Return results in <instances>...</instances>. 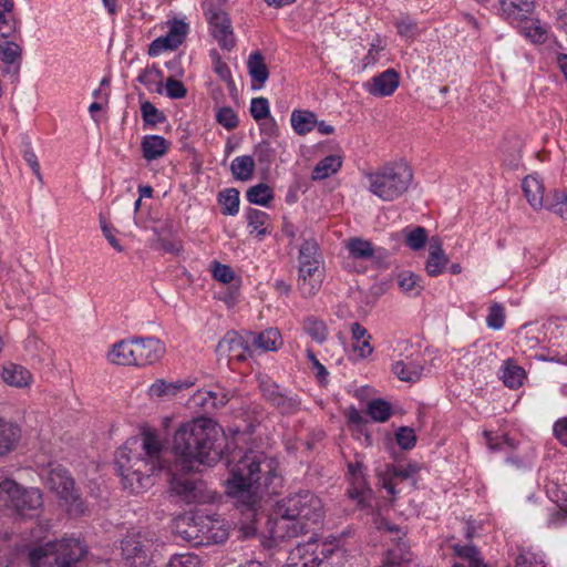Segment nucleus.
<instances>
[{"label": "nucleus", "mask_w": 567, "mask_h": 567, "mask_svg": "<svg viewBox=\"0 0 567 567\" xmlns=\"http://www.w3.org/2000/svg\"><path fill=\"white\" fill-rule=\"evenodd\" d=\"M227 439L210 419L196 417L179 426V503L207 504L215 501V492L198 475L202 466H213L226 460L229 476L225 493L235 505L254 516L266 494H277L282 485L278 462L258 451L225 453Z\"/></svg>", "instance_id": "1"}, {"label": "nucleus", "mask_w": 567, "mask_h": 567, "mask_svg": "<svg viewBox=\"0 0 567 567\" xmlns=\"http://www.w3.org/2000/svg\"><path fill=\"white\" fill-rule=\"evenodd\" d=\"M158 442L151 434L145 440L131 437L115 453L114 465L122 477L124 488L140 492L151 482L155 473H165L169 482V491H177L176 470L166 462H162Z\"/></svg>", "instance_id": "2"}, {"label": "nucleus", "mask_w": 567, "mask_h": 567, "mask_svg": "<svg viewBox=\"0 0 567 567\" xmlns=\"http://www.w3.org/2000/svg\"><path fill=\"white\" fill-rule=\"evenodd\" d=\"M276 514L279 516L277 528L286 529L282 537H297L319 524L323 517L321 499L309 491L292 494L278 503Z\"/></svg>", "instance_id": "3"}, {"label": "nucleus", "mask_w": 567, "mask_h": 567, "mask_svg": "<svg viewBox=\"0 0 567 567\" xmlns=\"http://www.w3.org/2000/svg\"><path fill=\"white\" fill-rule=\"evenodd\" d=\"M87 554V546L79 538H62L33 547L29 551L30 567H75Z\"/></svg>", "instance_id": "4"}, {"label": "nucleus", "mask_w": 567, "mask_h": 567, "mask_svg": "<svg viewBox=\"0 0 567 567\" xmlns=\"http://www.w3.org/2000/svg\"><path fill=\"white\" fill-rule=\"evenodd\" d=\"M369 190L382 200L392 202L403 195L412 179V169L404 163L386 164L367 175Z\"/></svg>", "instance_id": "5"}, {"label": "nucleus", "mask_w": 567, "mask_h": 567, "mask_svg": "<svg viewBox=\"0 0 567 567\" xmlns=\"http://www.w3.org/2000/svg\"><path fill=\"white\" fill-rule=\"evenodd\" d=\"M42 506L39 488H27L9 478L0 483V509H9L21 519H31L40 516Z\"/></svg>", "instance_id": "6"}, {"label": "nucleus", "mask_w": 567, "mask_h": 567, "mask_svg": "<svg viewBox=\"0 0 567 567\" xmlns=\"http://www.w3.org/2000/svg\"><path fill=\"white\" fill-rule=\"evenodd\" d=\"M535 0H499L501 17L523 35H545L548 25L535 16Z\"/></svg>", "instance_id": "7"}, {"label": "nucleus", "mask_w": 567, "mask_h": 567, "mask_svg": "<svg viewBox=\"0 0 567 567\" xmlns=\"http://www.w3.org/2000/svg\"><path fill=\"white\" fill-rule=\"evenodd\" d=\"M151 434L159 443L158 449L162 456V462L169 463L176 470L177 463V424L174 415L165 416L162 419L158 429L146 427L141 433V439L145 440L146 435Z\"/></svg>", "instance_id": "8"}, {"label": "nucleus", "mask_w": 567, "mask_h": 567, "mask_svg": "<svg viewBox=\"0 0 567 567\" xmlns=\"http://www.w3.org/2000/svg\"><path fill=\"white\" fill-rule=\"evenodd\" d=\"M262 398L279 414L288 416L297 414L302 406L300 396L287 389L281 388L270 379L261 380L259 384Z\"/></svg>", "instance_id": "9"}, {"label": "nucleus", "mask_w": 567, "mask_h": 567, "mask_svg": "<svg viewBox=\"0 0 567 567\" xmlns=\"http://www.w3.org/2000/svg\"><path fill=\"white\" fill-rule=\"evenodd\" d=\"M333 553V549L322 544L308 543L298 545L291 551L287 567H327L326 559Z\"/></svg>", "instance_id": "10"}, {"label": "nucleus", "mask_w": 567, "mask_h": 567, "mask_svg": "<svg viewBox=\"0 0 567 567\" xmlns=\"http://www.w3.org/2000/svg\"><path fill=\"white\" fill-rule=\"evenodd\" d=\"M45 484L66 503H75L79 499V493L74 488V480L70 476L68 470L60 464H50Z\"/></svg>", "instance_id": "11"}, {"label": "nucleus", "mask_w": 567, "mask_h": 567, "mask_svg": "<svg viewBox=\"0 0 567 567\" xmlns=\"http://www.w3.org/2000/svg\"><path fill=\"white\" fill-rule=\"evenodd\" d=\"M227 0H205L203 9L212 35H233V28L227 13L223 10V4Z\"/></svg>", "instance_id": "12"}, {"label": "nucleus", "mask_w": 567, "mask_h": 567, "mask_svg": "<svg viewBox=\"0 0 567 567\" xmlns=\"http://www.w3.org/2000/svg\"><path fill=\"white\" fill-rule=\"evenodd\" d=\"M133 342L136 367L153 364L158 361L164 353V346L157 338H133Z\"/></svg>", "instance_id": "13"}, {"label": "nucleus", "mask_w": 567, "mask_h": 567, "mask_svg": "<svg viewBox=\"0 0 567 567\" xmlns=\"http://www.w3.org/2000/svg\"><path fill=\"white\" fill-rule=\"evenodd\" d=\"M122 557L131 567H151V557L144 542L137 535L126 536L121 542Z\"/></svg>", "instance_id": "14"}, {"label": "nucleus", "mask_w": 567, "mask_h": 567, "mask_svg": "<svg viewBox=\"0 0 567 567\" xmlns=\"http://www.w3.org/2000/svg\"><path fill=\"white\" fill-rule=\"evenodd\" d=\"M400 84V75L394 69H388L384 72L374 75L364 83V89L373 96L384 97L394 93Z\"/></svg>", "instance_id": "15"}, {"label": "nucleus", "mask_w": 567, "mask_h": 567, "mask_svg": "<svg viewBox=\"0 0 567 567\" xmlns=\"http://www.w3.org/2000/svg\"><path fill=\"white\" fill-rule=\"evenodd\" d=\"M323 278L321 264L299 265V289L306 297L313 296L320 288Z\"/></svg>", "instance_id": "16"}, {"label": "nucleus", "mask_w": 567, "mask_h": 567, "mask_svg": "<svg viewBox=\"0 0 567 567\" xmlns=\"http://www.w3.org/2000/svg\"><path fill=\"white\" fill-rule=\"evenodd\" d=\"M22 60V47L9 40L0 38V61L4 63V72L18 75Z\"/></svg>", "instance_id": "17"}, {"label": "nucleus", "mask_w": 567, "mask_h": 567, "mask_svg": "<svg viewBox=\"0 0 567 567\" xmlns=\"http://www.w3.org/2000/svg\"><path fill=\"white\" fill-rule=\"evenodd\" d=\"M229 401V396L227 393H223L220 396L217 393L212 391H196L188 400L185 402V406L189 410L202 409L205 412L210 410L224 406Z\"/></svg>", "instance_id": "18"}, {"label": "nucleus", "mask_w": 567, "mask_h": 567, "mask_svg": "<svg viewBox=\"0 0 567 567\" xmlns=\"http://www.w3.org/2000/svg\"><path fill=\"white\" fill-rule=\"evenodd\" d=\"M244 339L235 331L227 332L216 346V352L220 357H226L228 360L236 359L244 361L246 359V347Z\"/></svg>", "instance_id": "19"}, {"label": "nucleus", "mask_w": 567, "mask_h": 567, "mask_svg": "<svg viewBox=\"0 0 567 567\" xmlns=\"http://www.w3.org/2000/svg\"><path fill=\"white\" fill-rule=\"evenodd\" d=\"M247 342L262 351H277L282 344V338L277 328H268L261 332H249Z\"/></svg>", "instance_id": "20"}, {"label": "nucleus", "mask_w": 567, "mask_h": 567, "mask_svg": "<svg viewBox=\"0 0 567 567\" xmlns=\"http://www.w3.org/2000/svg\"><path fill=\"white\" fill-rule=\"evenodd\" d=\"M447 262L449 257L442 249L440 239L432 238L430 240L429 258L425 266L427 275L431 277L441 275L445 270Z\"/></svg>", "instance_id": "21"}, {"label": "nucleus", "mask_w": 567, "mask_h": 567, "mask_svg": "<svg viewBox=\"0 0 567 567\" xmlns=\"http://www.w3.org/2000/svg\"><path fill=\"white\" fill-rule=\"evenodd\" d=\"M247 68L251 78L252 89H261L269 78V71L265 63V58L260 51L250 53L247 61Z\"/></svg>", "instance_id": "22"}, {"label": "nucleus", "mask_w": 567, "mask_h": 567, "mask_svg": "<svg viewBox=\"0 0 567 567\" xmlns=\"http://www.w3.org/2000/svg\"><path fill=\"white\" fill-rule=\"evenodd\" d=\"M198 519L202 517L196 516L193 508L183 514L179 513V537L194 545L202 544L203 539L198 535Z\"/></svg>", "instance_id": "23"}, {"label": "nucleus", "mask_w": 567, "mask_h": 567, "mask_svg": "<svg viewBox=\"0 0 567 567\" xmlns=\"http://www.w3.org/2000/svg\"><path fill=\"white\" fill-rule=\"evenodd\" d=\"M393 373L404 382H416L423 372V363L421 360L406 358L396 361L392 367Z\"/></svg>", "instance_id": "24"}, {"label": "nucleus", "mask_w": 567, "mask_h": 567, "mask_svg": "<svg viewBox=\"0 0 567 567\" xmlns=\"http://www.w3.org/2000/svg\"><path fill=\"white\" fill-rule=\"evenodd\" d=\"M21 437L20 427L4 419H0V457L13 451Z\"/></svg>", "instance_id": "25"}, {"label": "nucleus", "mask_w": 567, "mask_h": 567, "mask_svg": "<svg viewBox=\"0 0 567 567\" xmlns=\"http://www.w3.org/2000/svg\"><path fill=\"white\" fill-rule=\"evenodd\" d=\"M171 143L159 135H146L141 142L143 157L146 161H154L167 153Z\"/></svg>", "instance_id": "26"}, {"label": "nucleus", "mask_w": 567, "mask_h": 567, "mask_svg": "<svg viewBox=\"0 0 567 567\" xmlns=\"http://www.w3.org/2000/svg\"><path fill=\"white\" fill-rule=\"evenodd\" d=\"M522 188L532 207H545L544 186L537 176L529 175L523 179Z\"/></svg>", "instance_id": "27"}, {"label": "nucleus", "mask_w": 567, "mask_h": 567, "mask_svg": "<svg viewBox=\"0 0 567 567\" xmlns=\"http://www.w3.org/2000/svg\"><path fill=\"white\" fill-rule=\"evenodd\" d=\"M133 339H125L116 342L107 357L112 363L121 365H135Z\"/></svg>", "instance_id": "28"}, {"label": "nucleus", "mask_w": 567, "mask_h": 567, "mask_svg": "<svg viewBox=\"0 0 567 567\" xmlns=\"http://www.w3.org/2000/svg\"><path fill=\"white\" fill-rule=\"evenodd\" d=\"M348 474L351 480L352 487L348 491L351 498H360L365 493V474L364 465L360 461L348 463Z\"/></svg>", "instance_id": "29"}, {"label": "nucleus", "mask_w": 567, "mask_h": 567, "mask_svg": "<svg viewBox=\"0 0 567 567\" xmlns=\"http://www.w3.org/2000/svg\"><path fill=\"white\" fill-rule=\"evenodd\" d=\"M342 166V156L338 154L329 155L318 162L312 171L313 181H322L336 174Z\"/></svg>", "instance_id": "30"}, {"label": "nucleus", "mask_w": 567, "mask_h": 567, "mask_svg": "<svg viewBox=\"0 0 567 567\" xmlns=\"http://www.w3.org/2000/svg\"><path fill=\"white\" fill-rule=\"evenodd\" d=\"M3 381L11 386H27L31 381V373L22 365L9 364L2 370Z\"/></svg>", "instance_id": "31"}, {"label": "nucleus", "mask_w": 567, "mask_h": 567, "mask_svg": "<svg viewBox=\"0 0 567 567\" xmlns=\"http://www.w3.org/2000/svg\"><path fill=\"white\" fill-rule=\"evenodd\" d=\"M255 161L250 155L237 156L230 164V171L235 179L247 182L255 173Z\"/></svg>", "instance_id": "32"}, {"label": "nucleus", "mask_w": 567, "mask_h": 567, "mask_svg": "<svg viewBox=\"0 0 567 567\" xmlns=\"http://www.w3.org/2000/svg\"><path fill=\"white\" fill-rule=\"evenodd\" d=\"M291 126L299 135H306L311 132L317 124V116L313 112L307 110H295L290 117Z\"/></svg>", "instance_id": "33"}, {"label": "nucleus", "mask_w": 567, "mask_h": 567, "mask_svg": "<svg viewBox=\"0 0 567 567\" xmlns=\"http://www.w3.org/2000/svg\"><path fill=\"white\" fill-rule=\"evenodd\" d=\"M269 215L266 212L256 209V208H249L246 212V219L248 227L251 228V233L256 231L257 237L259 239H262L267 234H269L268 230V221H269Z\"/></svg>", "instance_id": "34"}, {"label": "nucleus", "mask_w": 567, "mask_h": 567, "mask_svg": "<svg viewBox=\"0 0 567 567\" xmlns=\"http://www.w3.org/2000/svg\"><path fill=\"white\" fill-rule=\"evenodd\" d=\"M299 265L322 264V255L316 239H305L299 249Z\"/></svg>", "instance_id": "35"}, {"label": "nucleus", "mask_w": 567, "mask_h": 567, "mask_svg": "<svg viewBox=\"0 0 567 567\" xmlns=\"http://www.w3.org/2000/svg\"><path fill=\"white\" fill-rule=\"evenodd\" d=\"M174 224L172 220L166 221L162 227L155 229L157 236L156 248L164 252L175 251V234Z\"/></svg>", "instance_id": "36"}, {"label": "nucleus", "mask_w": 567, "mask_h": 567, "mask_svg": "<svg viewBox=\"0 0 567 567\" xmlns=\"http://www.w3.org/2000/svg\"><path fill=\"white\" fill-rule=\"evenodd\" d=\"M525 378V370L515 364L513 361L507 360L503 367L502 379L506 386L517 389L523 384Z\"/></svg>", "instance_id": "37"}, {"label": "nucleus", "mask_w": 567, "mask_h": 567, "mask_svg": "<svg viewBox=\"0 0 567 567\" xmlns=\"http://www.w3.org/2000/svg\"><path fill=\"white\" fill-rule=\"evenodd\" d=\"M247 200L255 205L268 206L274 199V192L267 184L260 183L246 192Z\"/></svg>", "instance_id": "38"}, {"label": "nucleus", "mask_w": 567, "mask_h": 567, "mask_svg": "<svg viewBox=\"0 0 567 567\" xmlns=\"http://www.w3.org/2000/svg\"><path fill=\"white\" fill-rule=\"evenodd\" d=\"M148 395L157 400H171L177 395V383L156 380L148 389Z\"/></svg>", "instance_id": "39"}, {"label": "nucleus", "mask_w": 567, "mask_h": 567, "mask_svg": "<svg viewBox=\"0 0 567 567\" xmlns=\"http://www.w3.org/2000/svg\"><path fill=\"white\" fill-rule=\"evenodd\" d=\"M224 215L235 216L239 210V192L236 188H226L218 195Z\"/></svg>", "instance_id": "40"}, {"label": "nucleus", "mask_w": 567, "mask_h": 567, "mask_svg": "<svg viewBox=\"0 0 567 567\" xmlns=\"http://www.w3.org/2000/svg\"><path fill=\"white\" fill-rule=\"evenodd\" d=\"M367 414L375 422H385L392 414V408L385 400L373 399L368 402Z\"/></svg>", "instance_id": "41"}, {"label": "nucleus", "mask_w": 567, "mask_h": 567, "mask_svg": "<svg viewBox=\"0 0 567 567\" xmlns=\"http://www.w3.org/2000/svg\"><path fill=\"white\" fill-rule=\"evenodd\" d=\"M347 247L354 259H370L374 255L372 244L361 238H351Z\"/></svg>", "instance_id": "42"}, {"label": "nucleus", "mask_w": 567, "mask_h": 567, "mask_svg": "<svg viewBox=\"0 0 567 567\" xmlns=\"http://www.w3.org/2000/svg\"><path fill=\"white\" fill-rule=\"evenodd\" d=\"M141 113L145 127H154L155 125L166 121L165 114L155 107V105L150 101H144L141 104Z\"/></svg>", "instance_id": "43"}, {"label": "nucleus", "mask_w": 567, "mask_h": 567, "mask_svg": "<svg viewBox=\"0 0 567 567\" xmlns=\"http://www.w3.org/2000/svg\"><path fill=\"white\" fill-rule=\"evenodd\" d=\"M303 330L318 343L324 342L328 336L324 322L315 318H308L305 320Z\"/></svg>", "instance_id": "44"}, {"label": "nucleus", "mask_w": 567, "mask_h": 567, "mask_svg": "<svg viewBox=\"0 0 567 567\" xmlns=\"http://www.w3.org/2000/svg\"><path fill=\"white\" fill-rule=\"evenodd\" d=\"M276 147L269 138L261 140L254 148V155L261 164H271L276 158Z\"/></svg>", "instance_id": "45"}, {"label": "nucleus", "mask_w": 567, "mask_h": 567, "mask_svg": "<svg viewBox=\"0 0 567 567\" xmlns=\"http://www.w3.org/2000/svg\"><path fill=\"white\" fill-rule=\"evenodd\" d=\"M545 208L567 220V194L555 192L551 197L547 196Z\"/></svg>", "instance_id": "46"}, {"label": "nucleus", "mask_w": 567, "mask_h": 567, "mask_svg": "<svg viewBox=\"0 0 567 567\" xmlns=\"http://www.w3.org/2000/svg\"><path fill=\"white\" fill-rule=\"evenodd\" d=\"M403 233L405 234V244L413 250H420L424 247L426 239H427V233L424 227L417 226L413 229H404Z\"/></svg>", "instance_id": "47"}, {"label": "nucleus", "mask_w": 567, "mask_h": 567, "mask_svg": "<svg viewBox=\"0 0 567 567\" xmlns=\"http://www.w3.org/2000/svg\"><path fill=\"white\" fill-rule=\"evenodd\" d=\"M398 284L403 291L412 295H419L423 289L420 284V277L410 271L401 272L398 277Z\"/></svg>", "instance_id": "48"}, {"label": "nucleus", "mask_w": 567, "mask_h": 567, "mask_svg": "<svg viewBox=\"0 0 567 567\" xmlns=\"http://www.w3.org/2000/svg\"><path fill=\"white\" fill-rule=\"evenodd\" d=\"M453 550L457 557L467 561L468 567L476 566L483 560L475 546L456 544L453 546Z\"/></svg>", "instance_id": "49"}, {"label": "nucleus", "mask_w": 567, "mask_h": 567, "mask_svg": "<svg viewBox=\"0 0 567 567\" xmlns=\"http://www.w3.org/2000/svg\"><path fill=\"white\" fill-rule=\"evenodd\" d=\"M209 56L213 62L214 72L228 84L233 83L231 72L229 66L221 60L219 52L216 49L209 51Z\"/></svg>", "instance_id": "50"}, {"label": "nucleus", "mask_w": 567, "mask_h": 567, "mask_svg": "<svg viewBox=\"0 0 567 567\" xmlns=\"http://www.w3.org/2000/svg\"><path fill=\"white\" fill-rule=\"evenodd\" d=\"M505 322V309L498 303L494 302L491 305L488 309V315L486 317L487 327L494 330H499L503 328Z\"/></svg>", "instance_id": "51"}, {"label": "nucleus", "mask_w": 567, "mask_h": 567, "mask_svg": "<svg viewBox=\"0 0 567 567\" xmlns=\"http://www.w3.org/2000/svg\"><path fill=\"white\" fill-rule=\"evenodd\" d=\"M395 440L401 449L411 450L415 446L416 435L412 427L401 426L395 433Z\"/></svg>", "instance_id": "52"}, {"label": "nucleus", "mask_w": 567, "mask_h": 567, "mask_svg": "<svg viewBox=\"0 0 567 567\" xmlns=\"http://www.w3.org/2000/svg\"><path fill=\"white\" fill-rule=\"evenodd\" d=\"M250 114L256 121L265 120L269 116V102L266 97H255L250 103Z\"/></svg>", "instance_id": "53"}, {"label": "nucleus", "mask_w": 567, "mask_h": 567, "mask_svg": "<svg viewBox=\"0 0 567 567\" xmlns=\"http://www.w3.org/2000/svg\"><path fill=\"white\" fill-rule=\"evenodd\" d=\"M216 121L227 130L238 126V117L231 107H220L216 114Z\"/></svg>", "instance_id": "54"}, {"label": "nucleus", "mask_w": 567, "mask_h": 567, "mask_svg": "<svg viewBox=\"0 0 567 567\" xmlns=\"http://www.w3.org/2000/svg\"><path fill=\"white\" fill-rule=\"evenodd\" d=\"M405 544H399L398 549L390 550L385 558L388 567H398L401 563L411 560V554L404 550Z\"/></svg>", "instance_id": "55"}, {"label": "nucleus", "mask_w": 567, "mask_h": 567, "mask_svg": "<svg viewBox=\"0 0 567 567\" xmlns=\"http://www.w3.org/2000/svg\"><path fill=\"white\" fill-rule=\"evenodd\" d=\"M177 47V38H156L148 48V54L156 56L167 49H175Z\"/></svg>", "instance_id": "56"}, {"label": "nucleus", "mask_w": 567, "mask_h": 567, "mask_svg": "<svg viewBox=\"0 0 567 567\" xmlns=\"http://www.w3.org/2000/svg\"><path fill=\"white\" fill-rule=\"evenodd\" d=\"M22 155H23V159L31 167L33 174L42 183V175H41V172H40V164L38 162V157H37L35 153L33 152V150L31 147V143L30 142H25L23 144Z\"/></svg>", "instance_id": "57"}, {"label": "nucleus", "mask_w": 567, "mask_h": 567, "mask_svg": "<svg viewBox=\"0 0 567 567\" xmlns=\"http://www.w3.org/2000/svg\"><path fill=\"white\" fill-rule=\"evenodd\" d=\"M515 567H546L536 555L529 550L520 549L515 559Z\"/></svg>", "instance_id": "58"}, {"label": "nucleus", "mask_w": 567, "mask_h": 567, "mask_svg": "<svg viewBox=\"0 0 567 567\" xmlns=\"http://www.w3.org/2000/svg\"><path fill=\"white\" fill-rule=\"evenodd\" d=\"M213 277L223 284H229L234 280L235 272L230 266L214 261Z\"/></svg>", "instance_id": "59"}, {"label": "nucleus", "mask_w": 567, "mask_h": 567, "mask_svg": "<svg viewBox=\"0 0 567 567\" xmlns=\"http://www.w3.org/2000/svg\"><path fill=\"white\" fill-rule=\"evenodd\" d=\"M384 50V44H382V41L380 38L377 39L375 42L371 43V48L368 51V53L362 59L363 68H368L379 60V54L381 51Z\"/></svg>", "instance_id": "60"}, {"label": "nucleus", "mask_w": 567, "mask_h": 567, "mask_svg": "<svg viewBox=\"0 0 567 567\" xmlns=\"http://www.w3.org/2000/svg\"><path fill=\"white\" fill-rule=\"evenodd\" d=\"M396 29H398V33L400 35H405L408 33L414 34V33L423 32V30L420 29V27L416 23H414L409 17L398 19L396 20Z\"/></svg>", "instance_id": "61"}, {"label": "nucleus", "mask_w": 567, "mask_h": 567, "mask_svg": "<svg viewBox=\"0 0 567 567\" xmlns=\"http://www.w3.org/2000/svg\"><path fill=\"white\" fill-rule=\"evenodd\" d=\"M162 78V72L157 69H144L137 76V81L146 86L154 84L157 79Z\"/></svg>", "instance_id": "62"}, {"label": "nucleus", "mask_w": 567, "mask_h": 567, "mask_svg": "<svg viewBox=\"0 0 567 567\" xmlns=\"http://www.w3.org/2000/svg\"><path fill=\"white\" fill-rule=\"evenodd\" d=\"M417 472L419 466L416 464H409L406 466H394L391 471V475L396 478L408 480L414 476Z\"/></svg>", "instance_id": "63"}, {"label": "nucleus", "mask_w": 567, "mask_h": 567, "mask_svg": "<svg viewBox=\"0 0 567 567\" xmlns=\"http://www.w3.org/2000/svg\"><path fill=\"white\" fill-rule=\"evenodd\" d=\"M554 434L564 446H567V416L555 422Z\"/></svg>", "instance_id": "64"}]
</instances>
